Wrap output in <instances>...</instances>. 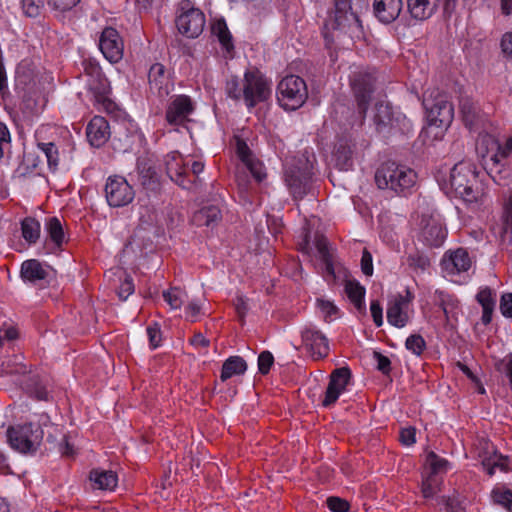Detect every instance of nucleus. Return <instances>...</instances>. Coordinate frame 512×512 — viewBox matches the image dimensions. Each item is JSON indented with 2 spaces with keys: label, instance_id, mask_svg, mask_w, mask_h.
I'll return each mask as SVG.
<instances>
[{
  "label": "nucleus",
  "instance_id": "a19ab883",
  "mask_svg": "<svg viewBox=\"0 0 512 512\" xmlns=\"http://www.w3.org/2000/svg\"><path fill=\"white\" fill-rule=\"evenodd\" d=\"M428 473L438 477L439 474L446 473L449 467V462L439 457L435 452L431 451L427 455Z\"/></svg>",
  "mask_w": 512,
  "mask_h": 512
},
{
  "label": "nucleus",
  "instance_id": "39448f33",
  "mask_svg": "<svg viewBox=\"0 0 512 512\" xmlns=\"http://www.w3.org/2000/svg\"><path fill=\"white\" fill-rule=\"evenodd\" d=\"M378 82L375 69H359L349 76V85L354 97L357 113L363 122L371 105Z\"/></svg>",
  "mask_w": 512,
  "mask_h": 512
},
{
  "label": "nucleus",
  "instance_id": "8fccbe9b",
  "mask_svg": "<svg viewBox=\"0 0 512 512\" xmlns=\"http://www.w3.org/2000/svg\"><path fill=\"white\" fill-rule=\"evenodd\" d=\"M185 293L178 287H173L167 291L163 292L164 300L169 304L172 309L181 308L184 299L183 296Z\"/></svg>",
  "mask_w": 512,
  "mask_h": 512
},
{
  "label": "nucleus",
  "instance_id": "72a5a7b5",
  "mask_svg": "<svg viewBox=\"0 0 512 512\" xmlns=\"http://www.w3.org/2000/svg\"><path fill=\"white\" fill-rule=\"evenodd\" d=\"M168 80L166 67L162 63H154L148 71V83L150 89H156L159 92Z\"/></svg>",
  "mask_w": 512,
  "mask_h": 512
},
{
  "label": "nucleus",
  "instance_id": "4c0bfd02",
  "mask_svg": "<svg viewBox=\"0 0 512 512\" xmlns=\"http://www.w3.org/2000/svg\"><path fill=\"white\" fill-rule=\"evenodd\" d=\"M46 231L55 244L56 247L60 248L64 242V229L62 223L58 217H50L45 223Z\"/></svg>",
  "mask_w": 512,
  "mask_h": 512
},
{
  "label": "nucleus",
  "instance_id": "5fc2aeb1",
  "mask_svg": "<svg viewBox=\"0 0 512 512\" xmlns=\"http://www.w3.org/2000/svg\"><path fill=\"white\" fill-rule=\"evenodd\" d=\"M273 363H274V357H273L272 353L268 350L262 351L258 356L259 373L262 375L268 374Z\"/></svg>",
  "mask_w": 512,
  "mask_h": 512
},
{
  "label": "nucleus",
  "instance_id": "338daca9",
  "mask_svg": "<svg viewBox=\"0 0 512 512\" xmlns=\"http://www.w3.org/2000/svg\"><path fill=\"white\" fill-rule=\"evenodd\" d=\"M500 311L503 316L512 318V293H506L501 296Z\"/></svg>",
  "mask_w": 512,
  "mask_h": 512
},
{
  "label": "nucleus",
  "instance_id": "1a4fd4ad",
  "mask_svg": "<svg viewBox=\"0 0 512 512\" xmlns=\"http://www.w3.org/2000/svg\"><path fill=\"white\" fill-rule=\"evenodd\" d=\"M271 95V82L258 70H247L243 78V99L251 109L265 102Z\"/></svg>",
  "mask_w": 512,
  "mask_h": 512
},
{
  "label": "nucleus",
  "instance_id": "2eb2a0df",
  "mask_svg": "<svg viewBox=\"0 0 512 512\" xmlns=\"http://www.w3.org/2000/svg\"><path fill=\"white\" fill-rule=\"evenodd\" d=\"M165 167L168 177L184 189L192 188V179L188 174V166L179 152H171L165 157Z\"/></svg>",
  "mask_w": 512,
  "mask_h": 512
},
{
  "label": "nucleus",
  "instance_id": "9d476101",
  "mask_svg": "<svg viewBox=\"0 0 512 512\" xmlns=\"http://www.w3.org/2000/svg\"><path fill=\"white\" fill-rule=\"evenodd\" d=\"M423 106L426 110V117L430 126H449L454 117L453 104L442 94L432 97H424Z\"/></svg>",
  "mask_w": 512,
  "mask_h": 512
},
{
  "label": "nucleus",
  "instance_id": "4d7b16f0",
  "mask_svg": "<svg viewBox=\"0 0 512 512\" xmlns=\"http://www.w3.org/2000/svg\"><path fill=\"white\" fill-rule=\"evenodd\" d=\"M80 0H47V4L55 11L66 12L73 9Z\"/></svg>",
  "mask_w": 512,
  "mask_h": 512
},
{
  "label": "nucleus",
  "instance_id": "0e129e2a",
  "mask_svg": "<svg viewBox=\"0 0 512 512\" xmlns=\"http://www.w3.org/2000/svg\"><path fill=\"white\" fill-rule=\"evenodd\" d=\"M361 270L364 275L372 276L373 274V260L371 253L365 248L361 257Z\"/></svg>",
  "mask_w": 512,
  "mask_h": 512
},
{
  "label": "nucleus",
  "instance_id": "603ef678",
  "mask_svg": "<svg viewBox=\"0 0 512 512\" xmlns=\"http://www.w3.org/2000/svg\"><path fill=\"white\" fill-rule=\"evenodd\" d=\"M22 9L27 17L36 18L44 9V0H21Z\"/></svg>",
  "mask_w": 512,
  "mask_h": 512
},
{
  "label": "nucleus",
  "instance_id": "6e6552de",
  "mask_svg": "<svg viewBox=\"0 0 512 512\" xmlns=\"http://www.w3.org/2000/svg\"><path fill=\"white\" fill-rule=\"evenodd\" d=\"M308 97L305 81L296 75L284 77L277 86V100L285 110L300 108Z\"/></svg>",
  "mask_w": 512,
  "mask_h": 512
},
{
  "label": "nucleus",
  "instance_id": "f257e3e1",
  "mask_svg": "<svg viewBox=\"0 0 512 512\" xmlns=\"http://www.w3.org/2000/svg\"><path fill=\"white\" fill-rule=\"evenodd\" d=\"M315 162L314 152L307 149L286 162L284 179L294 200H301L310 193Z\"/></svg>",
  "mask_w": 512,
  "mask_h": 512
},
{
  "label": "nucleus",
  "instance_id": "f704fd0d",
  "mask_svg": "<svg viewBox=\"0 0 512 512\" xmlns=\"http://www.w3.org/2000/svg\"><path fill=\"white\" fill-rule=\"evenodd\" d=\"M21 231L23 238L30 244H35L41 233L40 222L35 218L26 217L21 221Z\"/></svg>",
  "mask_w": 512,
  "mask_h": 512
},
{
  "label": "nucleus",
  "instance_id": "13d9d810",
  "mask_svg": "<svg viewBox=\"0 0 512 512\" xmlns=\"http://www.w3.org/2000/svg\"><path fill=\"white\" fill-rule=\"evenodd\" d=\"M373 358L377 362V370L384 375H389L391 372V360L378 351L373 352Z\"/></svg>",
  "mask_w": 512,
  "mask_h": 512
},
{
  "label": "nucleus",
  "instance_id": "69168bd1",
  "mask_svg": "<svg viewBox=\"0 0 512 512\" xmlns=\"http://www.w3.org/2000/svg\"><path fill=\"white\" fill-rule=\"evenodd\" d=\"M399 440L403 445L410 446L416 441V430L414 427L402 428L399 435Z\"/></svg>",
  "mask_w": 512,
  "mask_h": 512
},
{
  "label": "nucleus",
  "instance_id": "412c9836",
  "mask_svg": "<svg viewBox=\"0 0 512 512\" xmlns=\"http://www.w3.org/2000/svg\"><path fill=\"white\" fill-rule=\"evenodd\" d=\"M403 8V0H374L373 13L379 22L383 24L393 23L400 15Z\"/></svg>",
  "mask_w": 512,
  "mask_h": 512
},
{
  "label": "nucleus",
  "instance_id": "3c124183",
  "mask_svg": "<svg viewBox=\"0 0 512 512\" xmlns=\"http://www.w3.org/2000/svg\"><path fill=\"white\" fill-rule=\"evenodd\" d=\"M240 79L237 76H231L225 85V91L229 98L233 100H240L243 98V86H240Z\"/></svg>",
  "mask_w": 512,
  "mask_h": 512
},
{
  "label": "nucleus",
  "instance_id": "37998d69",
  "mask_svg": "<svg viewBox=\"0 0 512 512\" xmlns=\"http://www.w3.org/2000/svg\"><path fill=\"white\" fill-rule=\"evenodd\" d=\"M482 465L490 476L494 474L495 468H499L504 472H508L510 470L508 457H503L501 455L495 456L494 458L484 459L482 461Z\"/></svg>",
  "mask_w": 512,
  "mask_h": 512
},
{
  "label": "nucleus",
  "instance_id": "2f4dec72",
  "mask_svg": "<svg viewBox=\"0 0 512 512\" xmlns=\"http://www.w3.org/2000/svg\"><path fill=\"white\" fill-rule=\"evenodd\" d=\"M459 108L465 126L472 128L479 116V107L471 98L465 96L460 98Z\"/></svg>",
  "mask_w": 512,
  "mask_h": 512
},
{
  "label": "nucleus",
  "instance_id": "c03bdc74",
  "mask_svg": "<svg viewBox=\"0 0 512 512\" xmlns=\"http://www.w3.org/2000/svg\"><path fill=\"white\" fill-rule=\"evenodd\" d=\"M406 263L412 270L421 272L425 271L430 266L429 258L418 250L408 254Z\"/></svg>",
  "mask_w": 512,
  "mask_h": 512
},
{
  "label": "nucleus",
  "instance_id": "7ed1b4c3",
  "mask_svg": "<svg viewBox=\"0 0 512 512\" xmlns=\"http://www.w3.org/2000/svg\"><path fill=\"white\" fill-rule=\"evenodd\" d=\"M450 184L455 194L465 202H478L483 196L476 166L471 162L461 161L453 166L450 172Z\"/></svg>",
  "mask_w": 512,
  "mask_h": 512
},
{
  "label": "nucleus",
  "instance_id": "864d4df0",
  "mask_svg": "<svg viewBox=\"0 0 512 512\" xmlns=\"http://www.w3.org/2000/svg\"><path fill=\"white\" fill-rule=\"evenodd\" d=\"M135 290L133 279L131 276L126 275L121 281L116 293L120 300L125 301Z\"/></svg>",
  "mask_w": 512,
  "mask_h": 512
},
{
  "label": "nucleus",
  "instance_id": "f03ea898",
  "mask_svg": "<svg viewBox=\"0 0 512 512\" xmlns=\"http://www.w3.org/2000/svg\"><path fill=\"white\" fill-rule=\"evenodd\" d=\"M334 15L324 23L322 35L326 47L330 48L334 43L333 31L348 33L351 37H359L363 34L361 20L352 7V0H334Z\"/></svg>",
  "mask_w": 512,
  "mask_h": 512
},
{
  "label": "nucleus",
  "instance_id": "052dcab7",
  "mask_svg": "<svg viewBox=\"0 0 512 512\" xmlns=\"http://www.w3.org/2000/svg\"><path fill=\"white\" fill-rule=\"evenodd\" d=\"M476 299L482 307L495 306L496 303L492 290L488 287L480 290L476 295Z\"/></svg>",
  "mask_w": 512,
  "mask_h": 512
},
{
  "label": "nucleus",
  "instance_id": "79ce46f5",
  "mask_svg": "<svg viewBox=\"0 0 512 512\" xmlns=\"http://www.w3.org/2000/svg\"><path fill=\"white\" fill-rule=\"evenodd\" d=\"M344 276V289L349 300L352 302L360 298H365V287L362 286L357 280L347 278L346 271H344Z\"/></svg>",
  "mask_w": 512,
  "mask_h": 512
},
{
  "label": "nucleus",
  "instance_id": "4468645a",
  "mask_svg": "<svg viewBox=\"0 0 512 512\" xmlns=\"http://www.w3.org/2000/svg\"><path fill=\"white\" fill-rule=\"evenodd\" d=\"M99 48L110 63H118L123 57V41L119 32L113 27L103 29L99 39Z\"/></svg>",
  "mask_w": 512,
  "mask_h": 512
},
{
  "label": "nucleus",
  "instance_id": "774afa93",
  "mask_svg": "<svg viewBox=\"0 0 512 512\" xmlns=\"http://www.w3.org/2000/svg\"><path fill=\"white\" fill-rule=\"evenodd\" d=\"M502 53L509 59L512 58V32L505 33L501 38Z\"/></svg>",
  "mask_w": 512,
  "mask_h": 512
},
{
  "label": "nucleus",
  "instance_id": "bb28decb",
  "mask_svg": "<svg viewBox=\"0 0 512 512\" xmlns=\"http://www.w3.org/2000/svg\"><path fill=\"white\" fill-rule=\"evenodd\" d=\"M221 218L222 215L218 206L208 205L196 211L191 218V222L197 227H214Z\"/></svg>",
  "mask_w": 512,
  "mask_h": 512
},
{
  "label": "nucleus",
  "instance_id": "ddd939ff",
  "mask_svg": "<svg viewBox=\"0 0 512 512\" xmlns=\"http://www.w3.org/2000/svg\"><path fill=\"white\" fill-rule=\"evenodd\" d=\"M104 191L108 205L113 208L127 206L135 197L133 187L119 175L108 177Z\"/></svg>",
  "mask_w": 512,
  "mask_h": 512
},
{
  "label": "nucleus",
  "instance_id": "20e7f679",
  "mask_svg": "<svg viewBox=\"0 0 512 512\" xmlns=\"http://www.w3.org/2000/svg\"><path fill=\"white\" fill-rule=\"evenodd\" d=\"M417 175L411 168L393 161L383 163L375 173L379 189H390L396 194H405L416 183Z\"/></svg>",
  "mask_w": 512,
  "mask_h": 512
},
{
  "label": "nucleus",
  "instance_id": "ea45409f",
  "mask_svg": "<svg viewBox=\"0 0 512 512\" xmlns=\"http://www.w3.org/2000/svg\"><path fill=\"white\" fill-rule=\"evenodd\" d=\"M37 147L41 150L47 160L50 171L55 172L59 165V151L55 143L39 142Z\"/></svg>",
  "mask_w": 512,
  "mask_h": 512
},
{
  "label": "nucleus",
  "instance_id": "bf43d9fd",
  "mask_svg": "<svg viewBox=\"0 0 512 512\" xmlns=\"http://www.w3.org/2000/svg\"><path fill=\"white\" fill-rule=\"evenodd\" d=\"M315 246H316V249L321 257V260L333 257V255L330 251L329 242H328L327 238L324 237L323 235L316 237Z\"/></svg>",
  "mask_w": 512,
  "mask_h": 512
},
{
  "label": "nucleus",
  "instance_id": "cd10ccee",
  "mask_svg": "<svg viewBox=\"0 0 512 512\" xmlns=\"http://www.w3.org/2000/svg\"><path fill=\"white\" fill-rule=\"evenodd\" d=\"M20 275L24 281L36 284L38 281L46 280L49 272L37 259H29L22 263Z\"/></svg>",
  "mask_w": 512,
  "mask_h": 512
},
{
  "label": "nucleus",
  "instance_id": "f8f14e48",
  "mask_svg": "<svg viewBox=\"0 0 512 512\" xmlns=\"http://www.w3.org/2000/svg\"><path fill=\"white\" fill-rule=\"evenodd\" d=\"M84 70L91 79L88 82L89 90L93 93L95 101L103 106L106 111H112L115 103L108 97L111 91L108 79L103 75L97 64H85Z\"/></svg>",
  "mask_w": 512,
  "mask_h": 512
},
{
  "label": "nucleus",
  "instance_id": "58836bf2",
  "mask_svg": "<svg viewBox=\"0 0 512 512\" xmlns=\"http://www.w3.org/2000/svg\"><path fill=\"white\" fill-rule=\"evenodd\" d=\"M387 320L388 322L397 327L402 328L408 322V315L403 311V307L401 306V302H394L387 309Z\"/></svg>",
  "mask_w": 512,
  "mask_h": 512
},
{
  "label": "nucleus",
  "instance_id": "de8ad7c7",
  "mask_svg": "<svg viewBox=\"0 0 512 512\" xmlns=\"http://www.w3.org/2000/svg\"><path fill=\"white\" fill-rule=\"evenodd\" d=\"M492 498L495 504L502 506L508 512H512V490L494 489L492 491Z\"/></svg>",
  "mask_w": 512,
  "mask_h": 512
},
{
  "label": "nucleus",
  "instance_id": "e2e57ef3",
  "mask_svg": "<svg viewBox=\"0 0 512 512\" xmlns=\"http://www.w3.org/2000/svg\"><path fill=\"white\" fill-rule=\"evenodd\" d=\"M149 343L152 349H156L161 343V330L157 323L147 327Z\"/></svg>",
  "mask_w": 512,
  "mask_h": 512
},
{
  "label": "nucleus",
  "instance_id": "5701e85b",
  "mask_svg": "<svg viewBox=\"0 0 512 512\" xmlns=\"http://www.w3.org/2000/svg\"><path fill=\"white\" fill-rule=\"evenodd\" d=\"M446 235V229L433 218L427 219L421 230L422 241L430 247L441 246L446 238Z\"/></svg>",
  "mask_w": 512,
  "mask_h": 512
},
{
  "label": "nucleus",
  "instance_id": "393cba45",
  "mask_svg": "<svg viewBox=\"0 0 512 512\" xmlns=\"http://www.w3.org/2000/svg\"><path fill=\"white\" fill-rule=\"evenodd\" d=\"M440 5V0H407V8L411 17L418 21L431 18Z\"/></svg>",
  "mask_w": 512,
  "mask_h": 512
},
{
  "label": "nucleus",
  "instance_id": "c756f323",
  "mask_svg": "<svg viewBox=\"0 0 512 512\" xmlns=\"http://www.w3.org/2000/svg\"><path fill=\"white\" fill-rule=\"evenodd\" d=\"M137 138L138 135L136 133L121 128L120 130L115 131L112 137L113 149L120 153L131 152Z\"/></svg>",
  "mask_w": 512,
  "mask_h": 512
},
{
  "label": "nucleus",
  "instance_id": "9b49d317",
  "mask_svg": "<svg viewBox=\"0 0 512 512\" xmlns=\"http://www.w3.org/2000/svg\"><path fill=\"white\" fill-rule=\"evenodd\" d=\"M180 10L182 12L176 18L179 33L187 38H197L205 26L204 13L198 8L191 7L189 0L181 2Z\"/></svg>",
  "mask_w": 512,
  "mask_h": 512
},
{
  "label": "nucleus",
  "instance_id": "aec40b11",
  "mask_svg": "<svg viewBox=\"0 0 512 512\" xmlns=\"http://www.w3.org/2000/svg\"><path fill=\"white\" fill-rule=\"evenodd\" d=\"M86 136L91 146H103L111 136L108 121L102 116H94L87 125Z\"/></svg>",
  "mask_w": 512,
  "mask_h": 512
},
{
  "label": "nucleus",
  "instance_id": "6e6d98bb",
  "mask_svg": "<svg viewBox=\"0 0 512 512\" xmlns=\"http://www.w3.org/2000/svg\"><path fill=\"white\" fill-rule=\"evenodd\" d=\"M326 504L332 512H348L350 508V504L347 500L336 496L328 497Z\"/></svg>",
  "mask_w": 512,
  "mask_h": 512
},
{
  "label": "nucleus",
  "instance_id": "a211bd4d",
  "mask_svg": "<svg viewBox=\"0 0 512 512\" xmlns=\"http://www.w3.org/2000/svg\"><path fill=\"white\" fill-rule=\"evenodd\" d=\"M355 144L348 136L338 137L332 152L334 166L340 171H349L353 168Z\"/></svg>",
  "mask_w": 512,
  "mask_h": 512
},
{
  "label": "nucleus",
  "instance_id": "c85d7f7f",
  "mask_svg": "<svg viewBox=\"0 0 512 512\" xmlns=\"http://www.w3.org/2000/svg\"><path fill=\"white\" fill-rule=\"evenodd\" d=\"M89 478L93 483V488L100 490H113L118 482L117 474L111 470L93 469Z\"/></svg>",
  "mask_w": 512,
  "mask_h": 512
},
{
  "label": "nucleus",
  "instance_id": "c9c22d12",
  "mask_svg": "<svg viewBox=\"0 0 512 512\" xmlns=\"http://www.w3.org/2000/svg\"><path fill=\"white\" fill-rule=\"evenodd\" d=\"M438 505L443 506L446 512H465V498L460 494L454 492L450 496H438L436 497Z\"/></svg>",
  "mask_w": 512,
  "mask_h": 512
},
{
  "label": "nucleus",
  "instance_id": "e433bc0d",
  "mask_svg": "<svg viewBox=\"0 0 512 512\" xmlns=\"http://www.w3.org/2000/svg\"><path fill=\"white\" fill-rule=\"evenodd\" d=\"M41 163L40 157L34 152H25L23 158L15 173L19 177H26L37 171Z\"/></svg>",
  "mask_w": 512,
  "mask_h": 512
},
{
  "label": "nucleus",
  "instance_id": "0eeeda50",
  "mask_svg": "<svg viewBox=\"0 0 512 512\" xmlns=\"http://www.w3.org/2000/svg\"><path fill=\"white\" fill-rule=\"evenodd\" d=\"M6 434L10 446L23 454H34L43 439L40 425L32 422L9 426Z\"/></svg>",
  "mask_w": 512,
  "mask_h": 512
},
{
  "label": "nucleus",
  "instance_id": "09e8293b",
  "mask_svg": "<svg viewBox=\"0 0 512 512\" xmlns=\"http://www.w3.org/2000/svg\"><path fill=\"white\" fill-rule=\"evenodd\" d=\"M405 348L416 356H421L426 349V341L420 334H412L405 341Z\"/></svg>",
  "mask_w": 512,
  "mask_h": 512
},
{
  "label": "nucleus",
  "instance_id": "49530a36",
  "mask_svg": "<svg viewBox=\"0 0 512 512\" xmlns=\"http://www.w3.org/2000/svg\"><path fill=\"white\" fill-rule=\"evenodd\" d=\"M316 306L323 314L326 322L332 321L339 314V308L331 301L322 298H317Z\"/></svg>",
  "mask_w": 512,
  "mask_h": 512
},
{
  "label": "nucleus",
  "instance_id": "473e14b6",
  "mask_svg": "<svg viewBox=\"0 0 512 512\" xmlns=\"http://www.w3.org/2000/svg\"><path fill=\"white\" fill-rule=\"evenodd\" d=\"M211 31L212 34L218 38L222 48L227 52L234 50L232 35L224 19L215 21L211 27Z\"/></svg>",
  "mask_w": 512,
  "mask_h": 512
},
{
  "label": "nucleus",
  "instance_id": "7c9ffc66",
  "mask_svg": "<svg viewBox=\"0 0 512 512\" xmlns=\"http://www.w3.org/2000/svg\"><path fill=\"white\" fill-rule=\"evenodd\" d=\"M247 370L246 361L240 356H230L222 365L220 379L227 381L234 375H242Z\"/></svg>",
  "mask_w": 512,
  "mask_h": 512
},
{
  "label": "nucleus",
  "instance_id": "dca6fc26",
  "mask_svg": "<svg viewBox=\"0 0 512 512\" xmlns=\"http://www.w3.org/2000/svg\"><path fill=\"white\" fill-rule=\"evenodd\" d=\"M194 111L192 99L187 95H177L168 104L165 119L170 125L184 124L189 115Z\"/></svg>",
  "mask_w": 512,
  "mask_h": 512
},
{
  "label": "nucleus",
  "instance_id": "4be33fe9",
  "mask_svg": "<svg viewBox=\"0 0 512 512\" xmlns=\"http://www.w3.org/2000/svg\"><path fill=\"white\" fill-rule=\"evenodd\" d=\"M136 170L138 180L145 190L156 192L160 189L158 174L147 158L140 157L137 159Z\"/></svg>",
  "mask_w": 512,
  "mask_h": 512
},
{
  "label": "nucleus",
  "instance_id": "b1692460",
  "mask_svg": "<svg viewBox=\"0 0 512 512\" xmlns=\"http://www.w3.org/2000/svg\"><path fill=\"white\" fill-rule=\"evenodd\" d=\"M434 304L441 308L447 323L451 319L457 320L460 312V302L456 296L442 290H436L434 293Z\"/></svg>",
  "mask_w": 512,
  "mask_h": 512
},
{
  "label": "nucleus",
  "instance_id": "680f3d73",
  "mask_svg": "<svg viewBox=\"0 0 512 512\" xmlns=\"http://www.w3.org/2000/svg\"><path fill=\"white\" fill-rule=\"evenodd\" d=\"M236 153L243 163L252 159V151L250 150L247 143L241 138H237Z\"/></svg>",
  "mask_w": 512,
  "mask_h": 512
},
{
  "label": "nucleus",
  "instance_id": "a878e982",
  "mask_svg": "<svg viewBox=\"0 0 512 512\" xmlns=\"http://www.w3.org/2000/svg\"><path fill=\"white\" fill-rule=\"evenodd\" d=\"M443 267L450 273L466 272L471 267V259L468 251L464 248H458L452 251L448 258L443 259Z\"/></svg>",
  "mask_w": 512,
  "mask_h": 512
},
{
  "label": "nucleus",
  "instance_id": "6ab92c4d",
  "mask_svg": "<svg viewBox=\"0 0 512 512\" xmlns=\"http://www.w3.org/2000/svg\"><path fill=\"white\" fill-rule=\"evenodd\" d=\"M303 344L317 356V358H325L329 353V342L327 337L315 326H305L301 331Z\"/></svg>",
  "mask_w": 512,
  "mask_h": 512
},
{
  "label": "nucleus",
  "instance_id": "423d86ee",
  "mask_svg": "<svg viewBox=\"0 0 512 512\" xmlns=\"http://www.w3.org/2000/svg\"><path fill=\"white\" fill-rule=\"evenodd\" d=\"M373 123L378 133L391 136L397 133H407L411 123L400 111H396L389 103L378 102L375 105Z\"/></svg>",
  "mask_w": 512,
  "mask_h": 512
},
{
  "label": "nucleus",
  "instance_id": "a18cd8bd",
  "mask_svg": "<svg viewBox=\"0 0 512 512\" xmlns=\"http://www.w3.org/2000/svg\"><path fill=\"white\" fill-rule=\"evenodd\" d=\"M440 479L435 475L427 474L422 480L421 492L424 498H433L440 491Z\"/></svg>",
  "mask_w": 512,
  "mask_h": 512
},
{
  "label": "nucleus",
  "instance_id": "f3484780",
  "mask_svg": "<svg viewBox=\"0 0 512 512\" xmlns=\"http://www.w3.org/2000/svg\"><path fill=\"white\" fill-rule=\"evenodd\" d=\"M351 370L348 367L337 368L330 374L329 383L322 401L324 407L334 404L342 391L345 390L351 379Z\"/></svg>",
  "mask_w": 512,
  "mask_h": 512
}]
</instances>
